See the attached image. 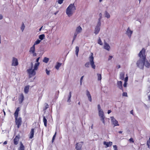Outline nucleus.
Instances as JSON below:
<instances>
[{"label":"nucleus","instance_id":"37","mask_svg":"<svg viewBox=\"0 0 150 150\" xmlns=\"http://www.w3.org/2000/svg\"><path fill=\"white\" fill-rule=\"evenodd\" d=\"M71 92H70L69 93V95L68 96V99L67 100V102L68 103H70L71 102Z\"/></svg>","mask_w":150,"mask_h":150},{"label":"nucleus","instance_id":"25","mask_svg":"<svg viewBox=\"0 0 150 150\" xmlns=\"http://www.w3.org/2000/svg\"><path fill=\"white\" fill-rule=\"evenodd\" d=\"M100 117V120L102 122H103V123L104 124V125H105V116H101Z\"/></svg>","mask_w":150,"mask_h":150},{"label":"nucleus","instance_id":"11","mask_svg":"<svg viewBox=\"0 0 150 150\" xmlns=\"http://www.w3.org/2000/svg\"><path fill=\"white\" fill-rule=\"evenodd\" d=\"M83 144V142L77 143L76 144V150H82L81 148Z\"/></svg>","mask_w":150,"mask_h":150},{"label":"nucleus","instance_id":"18","mask_svg":"<svg viewBox=\"0 0 150 150\" xmlns=\"http://www.w3.org/2000/svg\"><path fill=\"white\" fill-rule=\"evenodd\" d=\"M103 144L105 145V148L111 146L112 144V142H109L105 141L103 143Z\"/></svg>","mask_w":150,"mask_h":150},{"label":"nucleus","instance_id":"23","mask_svg":"<svg viewBox=\"0 0 150 150\" xmlns=\"http://www.w3.org/2000/svg\"><path fill=\"white\" fill-rule=\"evenodd\" d=\"M62 64L61 63L57 62L56 63V64L55 66V68L57 70H58L59 68L61 66Z\"/></svg>","mask_w":150,"mask_h":150},{"label":"nucleus","instance_id":"17","mask_svg":"<svg viewBox=\"0 0 150 150\" xmlns=\"http://www.w3.org/2000/svg\"><path fill=\"white\" fill-rule=\"evenodd\" d=\"M117 87L120 89L123 90L122 82L121 81H117Z\"/></svg>","mask_w":150,"mask_h":150},{"label":"nucleus","instance_id":"32","mask_svg":"<svg viewBox=\"0 0 150 150\" xmlns=\"http://www.w3.org/2000/svg\"><path fill=\"white\" fill-rule=\"evenodd\" d=\"M97 76L98 80V81H101V80L102 79V76H101V74L98 73L97 74Z\"/></svg>","mask_w":150,"mask_h":150},{"label":"nucleus","instance_id":"48","mask_svg":"<svg viewBox=\"0 0 150 150\" xmlns=\"http://www.w3.org/2000/svg\"><path fill=\"white\" fill-rule=\"evenodd\" d=\"M46 73L47 75H49L50 74V71L46 69Z\"/></svg>","mask_w":150,"mask_h":150},{"label":"nucleus","instance_id":"7","mask_svg":"<svg viewBox=\"0 0 150 150\" xmlns=\"http://www.w3.org/2000/svg\"><path fill=\"white\" fill-rule=\"evenodd\" d=\"M29 52L30 54L33 57L37 56V54L35 52V47H34V45H33L30 47Z\"/></svg>","mask_w":150,"mask_h":150},{"label":"nucleus","instance_id":"33","mask_svg":"<svg viewBox=\"0 0 150 150\" xmlns=\"http://www.w3.org/2000/svg\"><path fill=\"white\" fill-rule=\"evenodd\" d=\"M105 16L107 18H110V14L107 11H105Z\"/></svg>","mask_w":150,"mask_h":150},{"label":"nucleus","instance_id":"52","mask_svg":"<svg viewBox=\"0 0 150 150\" xmlns=\"http://www.w3.org/2000/svg\"><path fill=\"white\" fill-rule=\"evenodd\" d=\"M117 67L118 69H119L120 68V66L119 65H117Z\"/></svg>","mask_w":150,"mask_h":150},{"label":"nucleus","instance_id":"29","mask_svg":"<svg viewBox=\"0 0 150 150\" xmlns=\"http://www.w3.org/2000/svg\"><path fill=\"white\" fill-rule=\"evenodd\" d=\"M24 96L23 94H21L20 95V98L19 99V102L20 103H21L23 100H24Z\"/></svg>","mask_w":150,"mask_h":150},{"label":"nucleus","instance_id":"40","mask_svg":"<svg viewBox=\"0 0 150 150\" xmlns=\"http://www.w3.org/2000/svg\"><path fill=\"white\" fill-rule=\"evenodd\" d=\"M25 28V26L23 23L22 25L21 26V30H22V31H23L24 30Z\"/></svg>","mask_w":150,"mask_h":150},{"label":"nucleus","instance_id":"24","mask_svg":"<svg viewBox=\"0 0 150 150\" xmlns=\"http://www.w3.org/2000/svg\"><path fill=\"white\" fill-rule=\"evenodd\" d=\"M20 146L18 149V150H24L25 147L21 142L20 143Z\"/></svg>","mask_w":150,"mask_h":150},{"label":"nucleus","instance_id":"31","mask_svg":"<svg viewBox=\"0 0 150 150\" xmlns=\"http://www.w3.org/2000/svg\"><path fill=\"white\" fill-rule=\"evenodd\" d=\"M45 38V35L42 34L40 35L39 36V38L40 40H42L44 39Z\"/></svg>","mask_w":150,"mask_h":150},{"label":"nucleus","instance_id":"49","mask_svg":"<svg viewBox=\"0 0 150 150\" xmlns=\"http://www.w3.org/2000/svg\"><path fill=\"white\" fill-rule=\"evenodd\" d=\"M129 141L130 142H134V141L133 140V139L132 138H130L129 139Z\"/></svg>","mask_w":150,"mask_h":150},{"label":"nucleus","instance_id":"35","mask_svg":"<svg viewBox=\"0 0 150 150\" xmlns=\"http://www.w3.org/2000/svg\"><path fill=\"white\" fill-rule=\"evenodd\" d=\"M98 43L100 45H103V42L100 37H99L98 39Z\"/></svg>","mask_w":150,"mask_h":150},{"label":"nucleus","instance_id":"30","mask_svg":"<svg viewBox=\"0 0 150 150\" xmlns=\"http://www.w3.org/2000/svg\"><path fill=\"white\" fill-rule=\"evenodd\" d=\"M43 122L45 127L47 126V120L45 116L43 117Z\"/></svg>","mask_w":150,"mask_h":150},{"label":"nucleus","instance_id":"54","mask_svg":"<svg viewBox=\"0 0 150 150\" xmlns=\"http://www.w3.org/2000/svg\"><path fill=\"white\" fill-rule=\"evenodd\" d=\"M58 12H59V11H57V12H55L54 13V14L55 15H56V14L58 13Z\"/></svg>","mask_w":150,"mask_h":150},{"label":"nucleus","instance_id":"34","mask_svg":"<svg viewBox=\"0 0 150 150\" xmlns=\"http://www.w3.org/2000/svg\"><path fill=\"white\" fill-rule=\"evenodd\" d=\"M41 40H40L38 39L35 42L34 44L33 45H34V47H35V45H37L39 44L41 42Z\"/></svg>","mask_w":150,"mask_h":150},{"label":"nucleus","instance_id":"19","mask_svg":"<svg viewBox=\"0 0 150 150\" xmlns=\"http://www.w3.org/2000/svg\"><path fill=\"white\" fill-rule=\"evenodd\" d=\"M19 137L17 136H16L15 138L14 139V143L15 145H17L19 141Z\"/></svg>","mask_w":150,"mask_h":150},{"label":"nucleus","instance_id":"16","mask_svg":"<svg viewBox=\"0 0 150 150\" xmlns=\"http://www.w3.org/2000/svg\"><path fill=\"white\" fill-rule=\"evenodd\" d=\"M103 47L104 49L108 51H110V45L108 44L106 42H105L104 43Z\"/></svg>","mask_w":150,"mask_h":150},{"label":"nucleus","instance_id":"26","mask_svg":"<svg viewBox=\"0 0 150 150\" xmlns=\"http://www.w3.org/2000/svg\"><path fill=\"white\" fill-rule=\"evenodd\" d=\"M29 86H25L24 89V92L25 93H27L29 91Z\"/></svg>","mask_w":150,"mask_h":150},{"label":"nucleus","instance_id":"45","mask_svg":"<svg viewBox=\"0 0 150 150\" xmlns=\"http://www.w3.org/2000/svg\"><path fill=\"white\" fill-rule=\"evenodd\" d=\"M122 95L123 96L127 97V93L126 92H123L122 93Z\"/></svg>","mask_w":150,"mask_h":150},{"label":"nucleus","instance_id":"9","mask_svg":"<svg viewBox=\"0 0 150 150\" xmlns=\"http://www.w3.org/2000/svg\"><path fill=\"white\" fill-rule=\"evenodd\" d=\"M97 107L99 117L104 116L103 111V110L101 109L100 105L99 104L98 105Z\"/></svg>","mask_w":150,"mask_h":150},{"label":"nucleus","instance_id":"21","mask_svg":"<svg viewBox=\"0 0 150 150\" xmlns=\"http://www.w3.org/2000/svg\"><path fill=\"white\" fill-rule=\"evenodd\" d=\"M128 76L127 75V74L126 75V76L124 79L125 82L123 84V86L125 87H126L127 86V82L128 81Z\"/></svg>","mask_w":150,"mask_h":150},{"label":"nucleus","instance_id":"28","mask_svg":"<svg viewBox=\"0 0 150 150\" xmlns=\"http://www.w3.org/2000/svg\"><path fill=\"white\" fill-rule=\"evenodd\" d=\"M19 111V108H17L16 110V111H15V114H14L15 118H17V117H18V112Z\"/></svg>","mask_w":150,"mask_h":150},{"label":"nucleus","instance_id":"10","mask_svg":"<svg viewBox=\"0 0 150 150\" xmlns=\"http://www.w3.org/2000/svg\"><path fill=\"white\" fill-rule=\"evenodd\" d=\"M18 64V60L17 58L14 57L12 58L11 65L12 66H16Z\"/></svg>","mask_w":150,"mask_h":150},{"label":"nucleus","instance_id":"22","mask_svg":"<svg viewBox=\"0 0 150 150\" xmlns=\"http://www.w3.org/2000/svg\"><path fill=\"white\" fill-rule=\"evenodd\" d=\"M148 68L149 67H150V63L149 62H148L147 60H145L144 62V65Z\"/></svg>","mask_w":150,"mask_h":150},{"label":"nucleus","instance_id":"47","mask_svg":"<svg viewBox=\"0 0 150 150\" xmlns=\"http://www.w3.org/2000/svg\"><path fill=\"white\" fill-rule=\"evenodd\" d=\"M112 56H109L108 57V60H110L112 59Z\"/></svg>","mask_w":150,"mask_h":150},{"label":"nucleus","instance_id":"6","mask_svg":"<svg viewBox=\"0 0 150 150\" xmlns=\"http://www.w3.org/2000/svg\"><path fill=\"white\" fill-rule=\"evenodd\" d=\"M35 70L34 69V67H33V64L32 63H31V67L30 68L27 70V71L29 75V76L31 77L33 76H34L35 74Z\"/></svg>","mask_w":150,"mask_h":150},{"label":"nucleus","instance_id":"14","mask_svg":"<svg viewBox=\"0 0 150 150\" xmlns=\"http://www.w3.org/2000/svg\"><path fill=\"white\" fill-rule=\"evenodd\" d=\"M132 33L133 31L130 29L129 27L126 30V34L129 38H131Z\"/></svg>","mask_w":150,"mask_h":150},{"label":"nucleus","instance_id":"56","mask_svg":"<svg viewBox=\"0 0 150 150\" xmlns=\"http://www.w3.org/2000/svg\"><path fill=\"white\" fill-rule=\"evenodd\" d=\"M1 43V36L0 35V44Z\"/></svg>","mask_w":150,"mask_h":150},{"label":"nucleus","instance_id":"42","mask_svg":"<svg viewBox=\"0 0 150 150\" xmlns=\"http://www.w3.org/2000/svg\"><path fill=\"white\" fill-rule=\"evenodd\" d=\"M48 105L47 104H46L45 107L43 108V110H46L47 108H48Z\"/></svg>","mask_w":150,"mask_h":150},{"label":"nucleus","instance_id":"20","mask_svg":"<svg viewBox=\"0 0 150 150\" xmlns=\"http://www.w3.org/2000/svg\"><path fill=\"white\" fill-rule=\"evenodd\" d=\"M125 73L124 72H121L120 74L119 78L120 79L122 80H124Z\"/></svg>","mask_w":150,"mask_h":150},{"label":"nucleus","instance_id":"5","mask_svg":"<svg viewBox=\"0 0 150 150\" xmlns=\"http://www.w3.org/2000/svg\"><path fill=\"white\" fill-rule=\"evenodd\" d=\"M82 28L80 25L76 27L73 37L72 42H73L75 40L77 35L78 34L81 33L82 32Z\"/></svg>","mask_w":150,"mask_h":150},{"label":"nucleus","instance_id":"58","mask_svg":"<svg viewBox=\"0 0 150 150\" xmlns=\"http://www.w3.org/2000/svg\"><path fill=\"white\" fill-rule=\"evenodd\" d=\"M149 100L150 101V94L149 96Z\"/></svg>","mask_w":150,"mask_h":150},{"label":"nucleus","instance_id":"41","mask_svg":"<svg viewBox=\"0 0 150 150\" xmlns=\"http://www.w3.org/2000/svg\"><path fill=\"white\" fill-rule=\"evenodd\" d=\"M56 133H57L56 132H55V133L54 135V136H53V138H52V142H53V141H54L55 138V137H56Z\"/></svg>","mask_w":150,"mask_h":150},{"label":"nucleus","instance_id":"3","mask_svg":"<svg viewBox=\"0 0 150 150\" xmlns=\"http://www.w3.org/2000/svg\"><path fill=\"white\" fill-rule=\"evenodd\" d=\"M89 62H86L85 64V66L86 67L88 68L89 67V63L91 66V67L93 69H96V66L94 64V57L93 54L91 52L89 55Z\"/></svg>","mask_w":150,"mask_h":150},{"label":"nucleus","instance_id":"60","mask_svg":"<svg viewBox=\"0 0 150 150\" xmlns=\"http://www.w3.org/2000/svg\"><path fill=\"white\" fill-rule=\"evenodd\" d=\"M4 115H5V112L4 111Z\"/></svg>","mask_w":150,"mask_h":150},{"label":"nucleus","instance_id":"12","mask_svg":"<svg viewBox=\"0 0 150 150\" xmlns=\"http://www.w3.org/2000/svg\"><path fill=\"white\" fill-rule=\"evenodd\" d=\"M15 119L16 124L17 125L18 128H19L21 124V117H19L18 118L17 117L15 118Z\"/></svg>","mask_w":150,"mask_h":150},{"label":"nucleus","instance_id":"57","mask_svg":"<svg viewBox=\"0 0 150 150\" xmlns=\"http://www.w3.org/2000/svg\"><path fill=\"white\" fill-rule=\"evenodd\" d=\"M103 0H99V2L100 3L102 2Z\"/></svg>","mask_w":150,"mask_h":150},{"label":"nucleus","instance_id":"4","mask_svg":"<svg viewBox=\"0 0 150 150\" xmlns=\"http://www.w3.org/2000/svg\"><path fill=\"white\" fill-rule=\"evenodd\" d=\"M100 18H99L98 20V21L95 26L94 30V33L96 35L98 34L100 30L101 25V18L102 14L100 13Z\"/></svg>","mask_w":150,"mask_h":150},{"label":"nucleus","instance_id":"38","mask_svg":"<svg viewBox=\"0 0 150 150\" xmlns=\"http://www.w3.org/2000/svg\"><path fill=\"white\" fill-rule=\"evenodd\" d=\"M49 58H47L46 57H45L43 60V62H44L45 63H47L49 61Z\"/></svg>","mask_w":150,"mask_h":150},{"label":"nucleus","instance_id":"1","mask_svg":"<svg viewBox=\"0 0 150 150\" xmlns=\"http://www.w3.org/2000/svg\"><path fill=\"white\" fill-rule=\"evenodd\" d=\"M138 56L140 58L137 62L136 64L138 67L141 69H143L144 67V62L146 59L145 50L143 48L140 52Z\"/></svg>","mask_w":150,"mask_h":150},{"label":"nucleus","instance_id":"53","mask_svg":"<svg viewBox=\"0 0 150 150\" xmlns=\"http://www.w3.org/2000/svg\"><path fill=\"white\" fill-rule=\"evenodd\" d=\"M7 144V142L6 141H5L4 143V144Z\"/></svg>","mask_w":150,"mask_h":150},{"label":"nucleus","instance_id":"44","mask_svg":"<svg viewBox=\"0 0 150 150\" xmlns=\"http://www.w3.org/2000/svg\"><path fill=\"white\" fill-rule=\"evenodd\" d=\"M83 77H84V76H82L80 78V85H81V84H82V80L83 79Z\"/></svg>","mask_w":150,"mask_h":150},{"label":"nucleus","instance_id":"2","mask_svg":"<svg viewBox=\"0 0 150 150\" xmlns=\"http://www.w3.org/2000/svg\"><path fill=\"white\" fill-rule=\"evenodd\" d=\"M76 10V7L74 4H71L66 9V14L69 17H70L73 15Z\"/></svg>","mask_w":150,"mask_h":150},{"label":"nucleus","instance_id":"55","mask_svg":"<svg viewBox=\"0 0 150 150\" xmlns=\"http://www.w3.org/2000/svg\"><path fill=\"white\" fill-rule=\"evenodd\" d=\"M42 27H43V26H42L39 29V31H40L42 29Z\"/></svg>","mask_w":150,"mask_h":150},{"label":"nucleus","instance_id":"36","mask_svg":"<svg viewBox=\"0 0 150 150\" xmlns=\"http://www.w3.org/2000/svg\"><path fill=\"white\" fill-rule=\"evenodd\" d=\"M76 50L75 52L76 55L77 57L78 56V54L79 51V47L78 46H76L75 47Z\"/></svg>","mask_w":150,"mask_h":150},{"label":"nucleus","instance_id":"50","mask_svg":"<svg viewBox=\"0 0 150 150\" xmlns=\"http://www.w3.org/2000/svg\"><path fill=\"white\" fill-rule=\"evenodd\" d=\"M3 18V16L2 14H0V20H1Z\"/></svg>","mask_w":150,"mask_h":150},{"label":"nucleus","instance_id":"43","mask_svg":"<svg viewBox=\"0 0 150 150\" xmlns=\"http://www.w3.org/2000/svg\"><path fill=\"white\" fill-rule=\"evenodd\" d=\"M64 0H58L57 2L59 4H61Z\"/></svg>","mask_w":150,"mask_h":150},{"label":"nucleus","instance_id":"13","mask_svg":"<svg viewBox=\"0 0 150 150\" xmlns=\"http://www.w3.org/2000/svg\"><path fill=\"white\" fill-rule=\"evenodd\" d=\"M86 95L89 101L91 102L92 101L91 96L89 91L87 90L86 91Z\"/></svg>","mask_w":150,"mask_h":150},{"label":"nucleus","instance_id":"39","mask_svg":"<svg viewBox=\"0 0 150 150\" xmlns=\"http://www.w3.org/2000/svg\"><path fill=\"white\" fill-rule=\"evenodd\" d=\"M147 145L148 146V147L149 148H150V137H149V140L147 141Z\"/></svg>","mask_w":150,"mask_h":150},{"label":"nucleus","instance_id":"46","mask_svg":"<svg viewBox=\"0 0 150 150\" xmlns=\"http://www.w3.org/2000/svg\"><path fill=\"white\" fill-rule=\"evenodd\" d=\"M113 147L114 149V150H117V147L116 145H114L113 146Z\"/></svg>","mask_w":150,"mask_h":150},{"label":"nucleus","instance_id":"61","mask_svg":"<svg viewBox=\"0 0 150 150\" xmlns=\"http://www.w3.org/2000/svg\"><path fill=\"white\" fill-rule=\"evenodd\" d=\"M138 0L139 1V3H140V1L141 0Z\"/></svg>","mask_w":150,"mask_h":150},{"label":"nucleus","instance_id":"59","mask_svg":"<svg viewBox=\"0 0 150 150\" xmlns=\"http://www.w3.org/2000/svg\"><path fill=\"white\" fill-rule=\"evenodd\" d=\"M122 131H120L119 132V133H122Z\"/></svg>","mask_w":150,"mask_h":150},{"label":"nucleus","instance_id":"15","mask_svg":"<svg viewBox=\"0 0 150 150\" xmlns=\"http://www.w3.org/2000/svg\"><path fill=\"white\" fill-rule=\"evenodd\" d=\"M40 58V57L38 58L36 60V63H35L34 68L35 70H37L38 69V67L40 64V63L39 62V60Z\"/></svg>","mask_w":150,"mask_h":150},{"label":"nucleus","instance_id":"8","mask_svg":"<svg viewBox=\"0 0 150 150\" xmlns=\"http://www.w3.org/2000/svg\"><path fill=\"white\" fill-rule=\"evenodd\" d=\"M110 118L111 120V122L114 126H119V125L118 122L113 116L111 117Z\"/></svg>","mask_w":150,"mask_h":150},{"label":"nucleus","instance_id":"51","mask_svg":"<svg viewBox=\"0 0 150 150\" xmlns=\"http://www.w3.org/2000/svg\"><path fill=\"white\" fill-rule=\"evenodd\" d=\"M111 112V110H108V114H110Z\"/></svg>","mask_w":150,"mask_h":150},{"label":"nucleus","instance_id":"27","mask_svg":"<svg viewBox=\"0 0 150 150\" xmlns=\"http://www.w3.org/2000/svg\"><path fill=\"white\" fill-rule=\"evenodd\" d=\"M34 129H31V131L30 133V136L29 137L30 139H32L33 138L34 135Z\"/></svg>","mask_w":150,"mask_h":150}]
</instances>
